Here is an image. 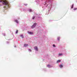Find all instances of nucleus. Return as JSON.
<instances>
[{"label": "nucleus", "instance_id": "nucleus-5", "mask_svg": "<svg viewBox=\"0 0 77 77\" xmlns=\"http://www.w3.org/2000/svg\"><path fill=\"white\" fill-rule=\"evenodd\" d=\"M28 45L27 44H25L24 45V47H27Z\"/></svg>", "mask_w": 77, "mask_h": 77}, {"label": "nucleus", "instance_id": "nucleus-8", "mask_svg": "<svg viewBox=\"0 0 77 77\" xmlns=\"http://www.w3.org/2000/svg\"><path fill=\"white\" fill-rule=\"evenodd\" d=\"M61 61L60 60H59L57 61V63H59V62H60Z\"/></svg>", "mask_w": 77, "mask_h": 77}, {"label": "nucleus", "instance_id": "nucleus-7", "mask_svg": "<svg viewBox=\"0 0 77 77\" xmlns=\"http://www.w3.org/2000/svg\"><path fill=\"white\" fill-rule=\"evenodd\" d=\"M63 54H62L59 53L58 54V56H62Z\"/></svg>", "mask_w": 77, "mask_h": 77}, {"label": "nucleus", "instance_id": "nucleus-2", "mask_svg": "<svg viewBox=\"0 0 77 77\" xmlns=\"http://www.w3.org/2000/svg\"><path fill=\"white\" fill-rule=\"evenodd\" d=\"M36 24H36V23H35L33 25H32L31 27L32 29H33V28H35V27L36 26Z\"/></svg>", "mask_w": 77, "mask_h": 77}, {"label": "nucleus", "instance_id": "nucleus-19", "mask_svg": "<svg viewBox=\"0 0 77 77\" xmlns=\"http://www.w3.org/2000/svg\"><path fill=\"white\" fill-rule=\"evenodd\" d=\"M24 5L25 6H27V4H25Z\"/></svg>", "mask_w": 77, "mask_h": 77}, {"label": "nucleus", "instance_id": "nucleus-11", "mask_svg": "<svg viewBox=\"0 0 77 77\" xmlns=\"http://www.w3.org/2000/svg\"><path fill=\"white\" fill-rule=\"evenodd\" d=\"M60 68H62V67H63V65H60Z\"/></svg>", "mask_w": 77, "mask_h": 77}, {"label": "nucleus", "instance_id": "nucleus-6", "mask_svg": "<svg viewBox=\"0 0 77 77\" xmlns=\"http://www.w3.org/2000/svg\"><path fill=\"white\" fill-rule=\"evenodd\" d=\"M47 66H48V68H51V66H50V65H47Z\"/></svg>", "mask_w": 77, "mask_h": 77}, {"label": "nucleus", "instance_id": "nucleus-15", "mask_svg": "<svg viewBox=\"0 0 77 77\" xmlns=\"http://www.w3.org/2000/svg\"><path fill=\"white\" fill-rule=\"evenodd\" d=\"M35 17H33L32 18V20H34V19H35Z\"/></svg>", "mask_w": 77, "mask_h": 77}, {"label": "nucleus", "instance_id": "nucleus-1", "mask_svg": "<svg viewBox=\"0 0 77 77\" xmlns=\"http://www.w3.org/2000/svg\"><path fill=\"white\" fill-rule=\"evenodd\" d=\"M0 2H2L3 5H5L4 8L5 9L9 8V3L7 1V0H0Z\"/></svg>", "mask_w": 77, "mask_h": 77}, {"label": "nucleus", "instance_id": "nucleus-13", "mask_svg": "<svg viewBox=\"0 0 77 77\" xmlns=\"http://www.w3.org/2000/svg\"><path fill=\"white\" fill-rule=\"evenodd\" d=\"M77 8H74L73 9V10H74V11L75 10H77Z\"/></svg>", "mask_w": 77, "mask_h": 77}, {"label": "nucleus", "instance_id": "nucleus-12", "mask_svg": "<svg viewBox=\"0 0 77 77\" xmlns=\"http://www.w3.org/2000/svg\"><path fill=\"white\" fill-rule=\"evenodd\" d=\"M20 36L22 37V38H24V37H23V35H20Z\"/></svg>", "mask_w": 77, "mask_h": 77}, {"label": "nucleus", "instance_id": "nucleus-18", "mask_svg": "<svg viewBox=\"0 0 77 77\" xmlns=\"http://www.w3.org/2000/svg\"><path fill=\"white\" fill-rule=\"evenodd\" d=\"M16 33H18V30H17L16 31Z\"/></svg>", "mask_w": 77, "mask_h": 77}, {"label": "nucleus", "instance_id": "nucleus-3", "mask_svg": "<svg viewBox=\"0 0 77 77\" xmlns=\"http://www.w3.org/2000/svg\"><path fill=\"white\" fill-rule=\"evenodd\" d=\"M34 48H35V50H36V51H38V47H37L36 46V47H35Z\"/></svg>", "mask_w": 77, "mask_h": 77}, {"label": "nucleus", "instance_id": "nucleus-10", "mask_svg": "<svg viewBox=\"0 0 77 77\" xmlns=\"http://www.w3.org/2000/svg\"><path fill=\"white\" fill-rule=\"evenodd\" d=\"M15 22H16V23H18V20H15Z\"/></svg>", "mask_w": 77, "mask_h": 77}, {"label": "nucleus", "instance_id": "nucleus-4", "mask_svg": "<svg viewBox=\"0 0 77 77\" xmlns=\"http://www.w3.org/2000/svg\"><path fill=\"white\" fill-rule=\"evenodd\" d=\"M29 34L32 35V34H33V32H29Z\"/></svg>", "mask_w": 77, "mask_h": 77}, {"label": "nucleus", "instance_id": "nucleus-14", "mask_svg": "<svg viewBox=\"0 0 77 77\" xmlns=\"http://www.w3.org/2000/svg\"><path fill=\"white\" fill-rule=\"evenodd\" d=\"M57 39L58 41H59V39H60V37H58Z\"/></svg>", "mask_w": 77, "mask_h": 77}, {"label": "nucleus", "instance_id": "nucleus-20", "mask_svg": "<svg viewBox=\"0 0 77 77\" xmlns=\"http://www.w3.org/2000/svg\"><path fill=\"white\" fill-rule=\"evenodd\" d=\"M29 50L30 51H31V49H29Z\"/></svg>", "mask_w": 77, "mask_h": 77}, {"label": "nucleus", "instance_id": "nucleus-21", "mask_svg": "<svg viewBox=\"0 0 77 77\" xmlns=\"http://www.w3.org/2000/svg\"><path fill=\"white\" fill-rule=\"evenodd\" d=\"M1 5H0V6Z\"/></svg>", "mask_w": 77, "mask_h": 77}, {"label": "nucleus", "instance_id": "nucleus-17", "mask_svg": "<svg viewBox=\"0 0 77 77\" xmlns=\"http://www.w3.org/2000/svg\"><path fill=\"white\" fill-rule=\"evenodd\" d=\"M29 12H31V11H32V9H29Z\"/></svg>", "mask_w": 77, "mask_h": 77}, {"label": "nucleus", "instance_id": "nucleus-16", "mask_svg": "<svg viewBox=\"0 0 77 77\" xmlns=\"http://www.w3.org/2000/svg\"><path fill=\"white\" fill-rule=\"evenodd\" d=\"M53 47H56V46L55 45L53 44Z\"/></svg>", "mask_w": 77, "mask_h": 77}, {"label": "nucleus", "instance_id": "nucleus-9", "mask_svg": "<svg viewBox=\"0 0 77 77\" xmlns=\"http://www.w3.org/2000/svg\"><path fill=\"white\" fill-rule=\"evenodd\" d=\"M74 8V4H73L72 5L71 7V9H72V8Z\"/></svg>", "mask_w": 77, "mask_h": 77}]
</instances>
